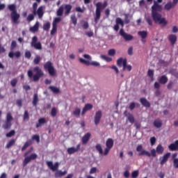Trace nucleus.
I'll use <instances>...</instances> for the list:
<instances>
[{
  "mask_svg": "<svg viewBox=\"0 0 178 178\" xmlns=\"http://www.w3.org/2000/svg\"><path fill=\"white\" fill-rule=\"evenodd\" d=\"M154 126L157 129H160L162 127V121L160 119L155 120L154 122Z\"/></svg>",
  "mask_w": 178,
  "mask_h": 178,
  "instance_id": "cd10ccee",
  "label": "nucleus"
},
{
  "mask_svg": "<svg viewBox=\"0 0 178 178\" xmlns=\"http://www.w3.org/2000/svg\"><path fill=\"white\" fill-rule=\"evenodd\" d=\"M16 103L18 106L22 107V99H19L16 101Z\"/></svg>",
  "mask_w": 178,
  "mask_h": 178,
  "instance_id": "69168bd1",
  "label": "nucleus"
},
{
  "mask_svg": "<svg viewBox=\"0 0 178 178\" xmlns=\"http://www.w3.org/2000/svg\"><path fill=\"white\" fill-rule=\"evenodd\" d=\"M148 76L153 79L154 75V71L153 70H149L147 72Z\"/></svg>",
  "mask_w": 178,
  "mask_h": 178,
  "instance_id": "3c124183",
  "label": "nucleus"
},
{
  "mask_svg": "<svg viewBox=\"0 0 178 178\" xmlns=\"http://www.w3.org/2000/svg\"><path fill=\"white\" fill-rule=\"evenodd\" d=\"M120 34L124 38V39L126 41H130V40H133V38H134L133 35L125 33L122 29L120 30Z\"/></svg>",
  "mask_w": 178,
  "mask_h": 178,
  "instance_id": "4468645a",
  "label": "nucleus"
},
{
  "mask_svg": "<svg viewBox=\"0 0 178 178\" xmlns=\"http://www.w3.org/2000/svg\"><path fill=\"white\" fill-rule=\"evenodd\" d=\"M17 79H13L11 82L10 84L13 87H15L17 85Z\"/></svg>",
  "mask_w": 178,
  "mask_h": 178,
  "instance_id": "0e129e2a",
  "label": "nucleus"
},
{
  "mask_svg": "<svg viewBox=\"0 0 178 178\" xmlns=\"http://www.w3.org/2000/svg\"><path fill=\"white\" fill-rule=\"evenodd\" d=\"M140 103L146 108H149L151 106L150 102L145 97H142L140 99Z\"/></svg>",
  "mask_w": 178,
  "mask_h": 178,
  "instance_id": "aec40b11",
  "label": "nucleus"
},
{
  "mask_svg": "<svg viewBox=\"0 0 178 178\" xmlns=\"http://www.w3.org/2000/svg\"><path fill=\"white\" fill-rule=\"evenodd\" d=\"M136 151L138 153V156H143V155H146V156H153L154 158H155V156H156V152L155 149H152L151 150V153L145 149H143V146L142 145H138L137 148H136Z\"/></svg>",
  "mask_w": 178,
  "mask_h": 178,
  "instance_id": "20e7f679",
  "label": "nucleus"
},
{
  "mask_svg": "<svg viewBox=\"0 0 178 178\" xmlns=\"http://www.w3.org/2000/svg\"><path fill=\"white\" fill-rule=\"evenodd\" d=\"M60 21H61V19L60 17H56L54 19L52 24L57 25V24L59 23Z\"/></svg>",
  "mask_w": 178,
  "mask_h": 178,
  "instance_id": "052dcab7",
  "label": "nucleus"
},
{
  "mask_svg": "<svg viewBox=\"0 0 178 178\" xmlns=\"http://www.w3.org/2000/svg\"><path fill=\"white\" fill-rule=\"evenodd\" d=\"M126 64H127V58H120L117 60V65L118 67H125Z\"/></svg>",
  "mask_w": 178,
  "mask_h": 178,
  "instance_id": "f3484780",
  "label": "nucleus"
},
{
  "mask_svg": "<svg viewBox=\"0 0 178 178\" xmlns=\"http://www.w3.org/2000/svg\"><path fill=\"white\" fill-rule=\"evenodd\" d=\"M107 6H108V3L106 1H105L104 4H102L101 2H98L96 4V12H95V24L98 23V21L101 17L102 10L105 8Z\"/></svg>",
  "mask_w": 178,
  "mask_h": 178,
  "instance_id": "39448f33",
  "label": "nucleus"
},
{
  "mask_svg": "<svg viewBox=\"0 0 178 178\" xmlns=\"http://www.w3.org/2000/svg\"><path fill=\"white\" fill-rule=\"evenodd\" d=\"M13 120H14V118L12 113L10 112L7 113L6 121L2 125L3 129H4V130H8V129H10Z\"/></svg>",
  "mask_w": 178,
  "mask_h": 178,
  "instance_id": "6e6552de",
  "label": "nucleus"
},
{
  "mask_svg": "<svg viewBox=\"0 0 178 178\" xmlns=\"http://www.w3.org/2000/svg\"><path fill=\"white\" fill-rule=\"evenodd\" d=\"M38 102V97L37 94H35L34 95V98H33V106H36Z\"/></svg>",
  "mask_w": 178,
  "mask_h": 178,
  "instance_id": "ea45409f",
  "label": "nucleus"
},
{
  "mask_svg": "<svg viewBox=\"0 0 178 178\" xmlns=\"http://www.w3.org/2000/svg\"><path fill=\"white\" fill-rule=\"evenodd\" d=\"M115 54H116V51L114 49H111L108 51V55L109 56H113L115 55Z\"/></svg>",
  "mask_w": 178,
  "mask_h": 178,
  "instance_id": "13d9d810",
  "label": "nucleus"
},
{
  "mask_svg": "<svg viewBox=\"0 0 178 178\" xmlns=\"http://www.w3.org/2000/svg\"><path fill=\"white\" fill-rule=\"evenodd\" d=\"M63 10H64L63 6H60L59 8V9L58 10V11H57V15L58 16H62L63 14Z\"/></svg>",
  "mask_w": 178,
  "mask_h": 178,
  "instance_id": "a19ab883",
  "label": "nucleus"
},
{
  "mask_svg": "<svg viewBox=\"0 0 178 178\" xmlns=\"http://www.w3.org/2000/svg\"><path fill=\"white\" fill-rule=\"evenodd\" d=\"M39 26H40V23L38 22H37L35 23V24L33 26H31L30 28V31L32 32V33H35L38 31L39 29Z\"/></svg>",
  "mask_w": 178,
  "mask_h": 178,
  "instance_id": "bb28decb",
  "label": "nucleus"
},
{
  "mask_svg": "<svg viewBox=\"0 0 178 178\" xmlns=\"http://www.w3.org/2000/svg\"><path fill=\"white\" fill-rule=\"evenodd\" d=\"M101 58L105 60H106L107 62H111L113 60L112 58H110L108 56H106L105 55H102Z\"/></svg>",
  "mask_w": 178,
  "mask_h": 178,
  "instance_id": "a18cd8bd",
  "label": "nucleus"
},
{
  "mask_svg": "<svg viewBox=\"0 0 178 178\" xmlns=\"http://www.w3.org/2000/svg\"><path fill=\"white\" fill-rule=\"evenodd\" d=\"M145 19L149 26L153 25V20L150 17H147Z\"/></svg>",
  "mask_w": 178,
  "mask_h": 178,
  "instance_id": "603ef678",
  "label": "nucleus"
},
{
  "mask_svg": "<svg viewBox=\"0 0 178 178\" xmlns=\"http://www.w3.org/2000/svg\"><path fill=\"white\" fill-rule=\"evenodd\" d=\"M34 16H35V15L33 13L29 15V16L27 17V21H29V22L33 21L35 18Z\"/></svg>",
  "mask_w": 178,
  "mask_h": 178,
  "instance_id": "4d7b16f0",
  "label": "nucleus"
},
{
  "mask_svg": "<svg viewBox=\"0 0 178 178\" xmlns=\"http://www.w3.org/2000/svg\"><path fill=\"white\" fill-rule=\"evenodd\" d=\"M129 22H130V20L129 19V15H125L124 23L126 24H128Z\"/></svg>",
  "mask_w": 178,
  "mask_h": 178,
  "instance_id": "774afa93",
  "label": "nucleus"
},
{
  "mask_svg": "<svg viewBox=\"0 0 178 178\" xmlns=\"http://www.w3.org/2000/svg\"><path fill=\"white\" fill-rule=\"evenodd\" d=\"M131 70H132V66L131 65L126 64L125 67L124 66L123 67L124 71L127 70V71L130 72V71H131Z\"/></svg>",
  "mask_w": 178,
  "mask_h": 178,
  "instance_id": "c03bdc74",
  "label": "nucleus"
},
{
  "mask_svg": "<svg viewBox=\"0 0 178 178\" xmlns=\"http://www.w3.org/2000/svg\"><path fill=\"white\" fill-rule=\"evenodd\" d=\"M32 140H34L35 141H36V143H38V144H39V143H40V136H39V135H37V134L33 135L32 136Z\"/></svg>",
  "mask_w": 178,
  "mask_h": 178,
  "instance_id": "de8ad7c7",
  "label": "nucleus"
},
{
  "mask_svg": "<svg viewBox=\"0 0 178 178\" xmlns=\"http://www.w3.org/2000/svg\"><path fill=\"white\" fill-rule=\"evenodd\" d=\"M168 149H170V151H178V140H175L174 143L170 144V145H168Z\"/></svg>",
  "mask_w": 178,
  "mask_h": 178,
  "instance_id": "a211bd4d",
  "label": "nucleus"
},
{
  "mask_svg": "<svg viewBox=\"0 0 178 178\" xmlns=\"http://www.w3.org/2000/svg\"><path fill=\"white\" fill-rule=\"evenodd\" d=\"M80 148H81L80 144H78L76 147H69L67 150V154H69V155H72V154H75V152H78Z\"/></svg>",
  "mask_w": 178,
  "mask_h": 178,
  "instance_id": "2eb2a0df",
  "label": "nucleus"
},
{
  "mask_svg": "<svg viewBox=\"0 0 178 178\" xmlns=\"http://www.w3.org/2000/svg\"><path fill=\"white\" fill-rule=\"evenodd\" d=\"M124 115L127 116V118H128V120L130 122V123H132V124L134 123L135 119L132 114H131L130 113H127V111H125Z\"/></svg>",
  "mask_w": 178,
  "mask_h": 178,
  "instance_id": "5701e85b",
  "label": "nucleus"
},
{
  "mask_svg": "<svg viewBox=\"0 0 178 178\" xmlns=\"http://www.w3.org/2000/svg\"><path fill=\"white\" fill-rule=\"evenodd\" d=\"M152 17L154 21L156 23H159V24H163V26H165L168 24V21H166L164 17H162V15L159 13V12H161L162 6L156 1H154V4L152 7Z\"/></svg>",
  "mask_w": 178,
  "mask_h": 178,
  "instance_id": "f257e3e1",
  "label": "nucleus"
},
{
  "mask_svg": "<svg viewBox=\"0 0 178 178\" xmlns=\"http://www.w3.org/2000/svg\"><path fill=\"white\" fill-rule=\"evenodd\" d=\"M38 38L37 36H34L32 38L31 43V47H33L35 49L41 50L42 49V44L40 42H38Z\"/></svg>",
  "mask_w": 178,
  "mask_h": 178,
  "instance_id": "ddd939ff",
  "label": "nucleus"
},
{
  "mask_svg": "<svg viewBox=\"0 0 178 178\" xmlns=\"http://www.w3.org/2000/svg\"><path fill=\"white\" fill-rule=\"evenodd\" d=\"M45 123H47V121L44 118H40L38 120V123L35 125L36 129H39V127H41V126L45 124Z\"/></svg>",
  "mask_w": 178,
  "mask_h": 178,
  "instance_id": "b1692460",
  "label": "nucleus"
},
{
  "mask_svg": "<svg viewBox=\"0 0 178 178\" xmlns=\"http://www.w3.org/2000/svg\"><path fill=\"white\" fill-rule=\"evenodd\" d=\"M173 86H174V82L172 81H170V82H168V84H167V89L171 90Z\"/></svg>",
  "mask_w": 178,
  "mask_h": 178,
  "instance_id": "6e6d98bb",
  "label": "nucleus"
},
{
  "mask_svg": "<svg viewBox=\"0 0 178 178\" xmlns=\"http://www.w3.org/2000/svg\"><path fill=\"white\" fill-rule=\"evenodd\" d=\"M41 60H42V58H41L40 56L36 55L33 60V63L35 65H38L40 63V62L41 61Z\"/></svg>",
  "mask_w": 178,
  "mask_h": 178,
  "instance_id": "f704fd0d",
  "label": "nucleus"
},
{
  "mask_svg": "<svg viewBox=\"0 0 178 178\" xmlns=\"http://www.w3.org/2000/svg\"><path fill=\"white\" fill-rule=\"evenodd\" d=\"M72 114L75 116V118H79V115L81 114V108H76L73 111Z\"/></svg>",
  "mask_w": 178,
  "mask_h": 178,
  "instance_id": "c756f323",
  "label": "nucleus"
},
{
  "mask_svg": "<svg viewBox=\"0 0 178 178\" xmlns=\"http://www.w3.org/2000/svg\"><path fill=\"white\" fill-rule=\"evenodd\" d=\"M15 131L11 130L10 132L6 134V137L8 138H10V137H13V136H15Z\"/></svg>",
  "mask_w": 178,
  "mask_h": 178,
  "instance_id": "37998d69",
  "label": "nucleus"
},
{
  "mask_svg": "<svg viewBox=\"0 0 178 178\" xmlns=\"http://www.w3.org/2000/svg\"><path fill=\"white\" fill-rule=\"evenodd\" d=\"M175 6L172 2H168L165 6H164V9L167 10H170L172 8L175 7Z\"/></svg>",
  "mask_w": 178,
  "mask_h": 178,
  "instance_id": "473e14b6",
  "label": "nucleus"
},
{
  "mask_svg": "<svg viewBox=\"0 0 178 178\" xmlns=\"http://www.w3.org/2000/svg\"><path fill=\"white\" fill-rule=\"evenodd\" d=\"M33 148H31L29 150H28L24 155L25 157L24 161H23V166H26L31 161H34V159H37L38 155L35 153L31 154L30 156H27L32 151Z\"/></svg>",
  "mask_w": 178,
  "mask_h": 178,
  "instance_id": "0eeeda50",
  "label": "nucleus"
},
{
  "mask_svg": "<svg viewBox=\"0 0 178 178\" xmlns=\"http://www.w3.org/2000/svg\"><path fill=\"white\" fill-rule=\"evenodd\" d=\"M23 119L24 120H29V113L27 110L24 111Z\"/></svg>",
  "mask_w": 178,
  "mask_h": 178,
  "instance_id": "79ce46f5",
  "label": "nucleus"
},
{
  "mask_svg": "<svg viewBox=\"0 0 178 178\" xmlns=\"http://www.w3.org/2000/svg\"><path fill=\"white\" fill-rule=\"evenodd\" d=\"M33 72L35 73L34 75L33 71L31 70H29L27 72V74L29 78H33V80L35 82L38 81L40 77L44 76L42 70L38 66H36L33 68Z\"/></svg>",
  "mask_w": 178,
  "mask_h": 178,
  "instance_id": "7ed1b4c3",
  "label": "nucleus"
},
{
  "mask_svg": "<svg viewBox=\"0 0 178 178\" xmlns=\"http://www.w3.org/2000/svg\"><path fill=\"white\" fill-rule=\"evenodd\" d=\"M57 31V25L52 24V30L51 31V35H54Z\"/></svg>",
  "mask_w": 178,
  "mask_h": 178,
  "instance_id": "09e8293b",
  "label": "nucleus"
},
{
  "mask_svg": "<svg viewBox=\"0 0 178 178\" xmlns=\"http://www.w3.org/2000/svg\"><path fill=\"white\" fill-rule=\"evenodd\" d=\"M164 151V148L162 146V145L159 144L156 147V152L159 154V155L163 154Z\"/></svg>",
  "mask_w": 178,
  "mask_h": 178,
  "instance_id": "2f4dec72",
  "label": "nucleus"
},
{
  "mask_svg": "<svg viewBox=\"0 0 178 178\" xmlns=\"http://www.w3.org/2000/svg\"><path fill=\"white\" fill-rule=\"evenodd\" d=\"M8 8L11 11L10 17H11L12 21L15 24H18L19 23L18 20L20 18V15L17 13L15 5V4L8 5Z\"/></svg>",
  "mask_w": 178,
  "mask_h": 178,
  "instance_id": "423d86ee",
  "label": "nucleus"
},
{
  "mask_svg": "<svg viewBox=\"0 0 178 178\" xmlns=\"http://www.w3.org/2000/svg\"><path fill=\"white\" fill-rule=\"evenodd\" d=\"M138 35L141 36L142 39H145L147 36V31H139Z\"/></svg>",
  "mask_w": 178,
  "mask_h": 178,
  "instance_id": "c9c22d12",
  "label": "nucleus"
},
{
  "mask_svg": "<svg viewBox=\"0 0 178 178\" xmlns=\"http://www.w3.org/2000/svg\"><path fill=\"white\" fill-rule=\"evenodd\" d=\"M47 165L52 172H55L54 176L56 178L63 177V176H65V175H67V173L66 170L63 172L58 170L60 165L58 162H56L54 165L52 161H47Z\"/></svg>",
  "mask_w": 178,
  "mask_h": 178,
  "instance_id": "f03ea898",
  "label": "nucleus"
},
{
  "mask_svg": "<svg viewBox=\"0 0 178 178\" xmlns=\"http://www.w3.org/2000/svg\"><path fill=\"white\" fill-rule=\"evenodd\" d=\"M17 47V42L15 40H13L12 41V43H11V45H10V50L11 51L9 52L8 54V56L10 58H13L14 57V56L17 58H19L21 56V53L20 51H16L15 53H13V50L14 49Z\"/></svg>",
  "mask_w": 178,
  "mask_h": 178,
  "instance_id": "9b49d317",
  "label": "nucleus"
},
{
  "mask_svg": "<svg viewBox=\"0 0 178 178\" xmlns=\"http://www.w3.org/2000/svg\"><path fill=\"white\" fill-rule=\"evenodd\" d=\"M168 40H170V42H171V44L174 45L177 40V37L176 35L171 34L168 35Z\"/></svg>",
  "mask_w": 178,
  "mask_h": 178,
  "instance_id": "412c9836",
  "label": "nucleus"
},
{
  "mask_svg": "<svg viewBox=\"0 0 178 178\" xmlns=\"http://www.w3.org/2000/svg\"><path fill=\"white\" fill-rule=\"evenodd\" d=\"M171 154L170 152L164 154V156H163V159H161V161H160V165L161 166H163V165L164 163H165L166 162H168L170 156Z\"/></svg>",
  "mask_w": 178,
  "mask_h": 178,
  "instance_id": "6ab92c4d",
  "label": "nucleus"
},
{
  "mask_svg": "<svg viewBox=\"0 0 178 178\" xmlns=\"http://www.w3.org/2000/svg\"><path fill=\"white\" fill-rule=\"evenodd\" d=\"M116 24L117 25H121L122 27L124 26V22L122 21V19L120 17L116 19Z\"/></svg>",
  "mask_w": 178,
  "mask_h": 178,
  "instance_id": "58836bf2",
  "label": "nucleus"
},
{
  "mask_svg": "<svg viewBox=\"0 0 178 178\" xmlns=\"http://www.w3.org/2000/svg\"><path fill=\"white\" fill-rule=\"evenodd\" d=\"M172 163L174 168H175V169H178V159H174V160H172Z\"/></svg>",
  "mask_w": 178,
  "mask_h": 178,
  "instance_id": "864d4df0",
  "label": "nucleus"
},
{
  "mask_svg": "<svg viewBox=\"0 0 178 178\" xmlns=\"http://www.w3.org/2000/svg\"><path fill=\"white\" fill-rule=\"evenodd\" d=\"M49 88L54 93L58 94L60 92V88L56 86H50Z\"/></svg>",
  "mask_w": 178,
  "mask_h": 178,
  "instance_id": "c85d7f7f",
  "label": "nucleus"
},
{
  "mask_svg": "<svg viewBox=\"0 0 178 178\" xmlns=\"http://www.w3.org/2000/svg\"><path fill=\"white\" fill-rule=\"evenodd\" d=\"M38 8V3L35 2L33 5V13L34 15H38L39 18L41 19L44 15V7L40 6L39 8L37 10Z\"/></svg>",
  "mask_w": 178,
  "mask_h": 178,
  "instance_id": "1a4fd4ad",
  "label": "nucleus"
},
{
  "mask_svg": "<svg viewBox=\"0 0 178 178\" xmlns=\"http://www.w3.org/2000/svg\"><path fill=\"white\" fill-rule=\"evenodd\" d=\"M139 176V171L138 170H135L132 172L131 174V177L132 178H136Z\"/></svg>",
  "mask_w": 178,
  "mask_h": 178,
  "instance_id": "5fc2aeb1",
  "label": "nucleus"
},
{
  "mask_svg": "<svg viewBox=\"0 0 178 178\" xmlns=\"http://www.w3.org/2000/svg\"><path fill=\"white\" fill-rule=\"evenodd\" d=\"M25 58L30 59L31 58V53L30 51H26L25 52Z\"/></svg>",
  "mask_w": 178,
  "mask_h": 178,
  "instance_id": "bf43d9fd",
  "label": "nucleus"
},
{
  "mask_svg": "<svg viewBox=\"0 0 178 178\" xmlns=\"http://www.w3.org/2000/svg\"><path fill=\"white\" fill-rule=\"evenodd\" d=\"M64 8L65 15H68L71 13L72 6L70 4H65Z\"/></svg>",
  "mask_w": 178,
  "mask_h": 178,
  "instance_id": "393cba45",
  "label": "nucleus"
},
{
  "mask_svg": "<svg viewBox=\"0 0 178 178\" xmlns=\"http://www.w3.org/2000/svg\"><path fill=\"white\" fill-rule=\"evenodd\" d=\"M44 69L46 70H48L49 74L54 76L56 75V70H55L54 67L53 66V64L51 61H47L44 65Z\"/></svg>",
  "mask_w": 178,
  "mask_h": 178,
  "instance_id": "9d476101",
  "label": "nucleus"
},
{
  "mask_svg": "<svg viewBox=\"0 0 178 178\" xmlns=\"http://www.w3.org/2000/svg\"><path fill=\"white\" fill-rule=\"evenodd\" d=\"M92 107H93V106H92L91 104H86V106H84V108H85L86 109H87V111H89V110L92 109Z\"/></svg>",
  "mask_w": 178,
  "mask_h": 178,
  "instance_id": "680f3d73",
  "label": "nucleus"
},
{
  "mask_svg": "<svg viewBox=\"0 0 178 178\" xmlns=\"http://www.w3.org/2000/svg\"><path fill=\"white\" fill-rule=\"evenodd\" d=\"M57 115V109L56 107H53L51 111V115L52 116V118H56Z\"/></svg>",
  "mask_w": 178,
  "mask_h": 178,
  "instance_id": "4c0bfd02",
  "label": "nucleus"
},
{
  "mask_svg": "<svg viewBox=\"0 0 178 178\" xmlns=\"http://www.w3.org/2000/svg\"><path fill=\"white\" fill-rule=\"evenodd\" d=\"M32 144V141L31 140H28L25 143V144L24 145V146L22 148V151H25V149H26V148H28V147H30V145Z\"/></svg>",
  "mask_w": 178,
  "mask_h": 178,
  "instance_id": "72a5a7b5",
  "label": "nucleus"
},
{
  "mask_svg": "<svg viewBox=\"0 0 178 178\" xmlns=\"http://www.w3.org/2000/svg\"><path fill=\"white\" fill-rule=\"evenodd\" d=\"M136 107V104L134 102H131L129 105V108L131 111L134 110Z\"/></svg>",
  "mask_w": 178,
  "mask_h": 178,
  "instance_id": "338daca9",
  "label": "nucleus"
},
{
  "mask_svg": "<svg viewBox=\"0 0 178 178\" xmlns=\"http://www.w3.org/2000/svg\"><path fill=\"white\" fill-rule=\"evenodd\" d=\"M71 19H72V22L74 26H76V24H77V19H76V16L74 15H72L71 16Z\"/></svg>",
  "mask_w": 178,
  "mask_h": 178,
  "instance_id": "8fccbe9b",
  "label": "nucleus"
},
{
  "mask_svg": "<svg viewBox=\"0 0 178 178\" xmlns=\"http://www.w3.org/2000/svg\"><path fill=\"white\" fill-rule=\"evenodd\" d=\"M15 143V140L14 139L10 140L7 143V145H6V148H8V149H9V148H10V147H13V145H14Z\"/></svg>",
  "mask_w": 178,
  "mask_h": 178,
  "instance_id": "e433bc0d",
  "label": "nucleus"
},
{
  "mask_svg": "<svg viewBox=\"0 0 178 178\" xmlns=\"http://www.w3.org/2000/svg\"><path fill=\"white\" fill-rule=\"evenodd\" d=\"M50 26H51L50 23H49V22H47V23H46V24H44V25H43V29H44V31H48L49 29H50Z\"/></svg>",
  "mask_w": 178,
  "mask_h": 178,
  "instance_id": "49530a36",
  "label": "nucleus"
},
{
  "mask_svg": "<svg viewBox=\"0 0 178 178\" xmlns=\"http://www.w3.org/2000/svg\"><path fill=\"white\" fill-rule=\"evenodd\" d=\"M150 143H151V145H154V144H156V138L155 137H152L150 138Z\"/></svg>",
  "mask_w": 178,
  "mask_h": 178,
  "instance_id": "e2e57ef3",
  "label": "nucleus"
},
{
  "mask_svg": "<svg viewBox=\"0 0 178 178\" xmlns=\"http://www.w3.org/2000/svg\"><path fill=\"white\" fill-rule=\"evenodd\" d=\"M102 118V113L101 111H98L95 116V124L97 126L98 124L100 122L101 118Z\"/></svg>",
  "mask_w": 178,
  "mask_h": 178,
  "instance_id": "dca6fc26",
  "label": "nucleus"
},
{
  "mask_svg": "<svg viewBox=\"0 0 178 178\" xmlns=\"http://www.w3.org/2000/svg\"><path fill=\"white\" fill-rule=\"evenodd\" d=\"M168 78L166 75H163L160 76V79H159V82L160 84L165 85L168 83Z\"/></svg>",
  "mask_w": 178,
  "mask_h": 178,
  "instance_id": "4be33fe9",
  "label": "nucleus"
},
{
  "mask_svg": "<svg viewBox=\"0 0 178 178\" xmlns=\"http://www.w3.org/2000/svg\"><path fill=\"white\" fill-rule=\"evenodd\" d=\"M97 151L100 154V155H104V152H103L102 145L100 144H97L95 146Z\"/></svg>",
  "mask_w": 178,
  "mask_h": 178,
  "instance_id": "7c9ffc66",
  "label": "nucleus"
},
{
  "mask_svg": "<svg viewBox=\"0 0 178 178\" xmlns=\"http://www.w3.org/2000/svg\"><path fill=\"white\" fill-rule=\"evenodd\" d=\"M90 137H91V134L90 133H87L86 134H85V136L82 138L83 144H87Z\"/></svg>",
  "mask_w": 178,
  "mask_h": 178,
  "instance_id": "a878e982",
  "label": "nucleus"
},
{
  "mask_svg": "<svg viewBox=\"0 0 178 178\" xmlns=\"http://www.w3.org/2000/svg\"><path fill=\"white\" fill-rule=\"evenodd\" d=\"M114 145V140L112 138H108L106 142V149L104 151V155H108V152H110L111 149L113 148Z\"/></svg>",
  "mask_w": 178,
  "mask_h": 178,
  "instance_id": "f8f14e48",
  "label": "nucleus"
}]
</instances>
